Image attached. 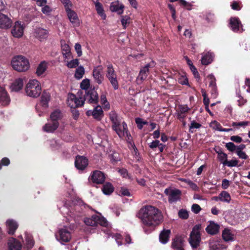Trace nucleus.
Wrapping results in <instances>:
<instances>
[{
  "mask_svg": "<svg viewBox=\"0 0 250 250\" xmlns=\"http://www.w3.org/2000/svg\"><path fill=\"white\" fill-rule=\"evenodd\" d=\"M137 216L141 220L143 230L146 234L150 233L155 227L159 225L163 220L161 212L152 206L142 208L138 212Z\"/></svg>",
  "mask_w": 250,
  "mask_h": 250,
  "instance_id": "nucleus-1",
  "label": "nucleus"
},
{
  "mask_svg": "<svg viewBox=\"0 0 250 250\" xmlns=\"http://www.w3.org/2000/svg\"><path fill=\"white\" fill-rule=\"evenodd\" d=\"M63 206L70 212V216L74 218L79 217L86 209V205L78 197H73L70 200L63 201Z\"/></svg>",
  "mask_w": 250,
  "mask_h": 250,
  "instance_id": "nucleus-2",
  "label": "nucleus"
},
{
  "mask_svg": "<svg viewBox=\"0 0 250 250\" xmlns=\"http://www.w3.org/2000/svg\"><path fill=\"white\" fill-rule=\"evenodd\" d=\"M109 118L113 124L112 128L116 131L119 137L123 136L125 134L128 136L129 134L127 124L125 122H123L122 125H121V121L115 112H111L110 113Z\"/></svg>",
  "mask_w": 250,
  "mask_h": 250,
  "instance_id": "nucleus-3",
  "label": "nucleus"
},
{
  "mask_svg": "<svg viewBox=\"0 0 250 250\" xmlns=\"http://www.w3.org/2000/svg\"><path fill=\"white\" fill-rule=\"evenodd\" d=\"M12 68L18 72H25L30 67V63L28 59L21 55L15 56L11 62Z\"/></svg>",
  "mask_w": 250,
  "mask_h": 250,
  "instance_id": "nucleus-4",
  "label": "nucleus"
},
{
  "mask_svg": "<svg viewBox=\"0 0 250 250\" xmlns=\"http://www.w3.org/2000/svg\"><path fill=\"white\" fill-rule=\"evenodd\" d=\"M25 92L28 96L37 98L42 92L40 83L36 79L30 80L25 86Z\"/></svg>",
  "mask_w": 250,
  "mask_h": 250,
  "instance_id": "nucleus-5",
  "label": "nucleus"
},
{
  "mask_svg": "<svg viewBox=\"0 0 250 250\" xmlns=\"http://www.w3.org/2000/svg\"><path fill=\"white\" fill-rule=\"evenodd\" d=\"M201 225H196L192 229L188 239V242L192 248L194 249L197 248L199 246L201 239L200 229Z\"/></svg>",
  "mask_w": 250,
  "mask_h": 250,
  "instance_id": "nucleus-6",
  "label": "nucleus"
},
{
  "mask_svg": "<svg viewBox=\"0 0 250 250\" xmlns=\"http://www.w3.org/2000/svg\"><path fill=\"white\" fill-rule=\"evenodd\" d=\"M106 77L111 83L115 90L119 88V83L117 80L116 73L111 63H109L107 66Z\"/></svg>",
  "mask_w": 250,
  "mask_h": 250,
  "instance_id": "nucleus-7",
  "label": "nucleus"
},
{
  "mask_svg": "<svg viewBox=\"0 0 250 250\" xmlns=\"http://www.w3.org/2000/svg\"><path fill=\"white\" fill-rule=\"evenodd\" d=\"M164 193L168 196V200L170 203H176L180 200L182 195L181 191L177 188H166Z\"/></svg>",
  "mask_w": 250,
  "mask_h": 250,
  "instance_id": "nucleus-8",
  "label": "nucleus"
},
{
  "mask_svg": "<svg viewBox=\"0 0 250 250\" xmlns=\"http://www.w3.org/2000/svg\"><path fill=\"white\" fill-rule=\"evenodd\" d=\"M83 99L90 104H97L99 102V95L94 88H90V89L85 92Z\"/></svg>",
  "mask_w": 250,
  "mask_h": 250,
  "instance_id": "nucleus-9",
  "label": "nucleus"
},
{
  "mask_svg": "<svg viewBox=\"0 0 250 250\" xmlns=\"http://www.w3.org/2000/svg\"><path fill=\"white\" fill-rule=\"evenodd\" d=\"M56 236L57 239L62 244L69 242L71 239L70 232L65 228L59 229Z\"/></svg>",
  "mask_w": 250,
  "mask_h": 250,
  "instance_id": "nucleus-10",
  "label": "nucleus"
},
{
  "mask_svg": "<svg viewBox=\"0 0 250 250\" xmlns=\"http://www.w3.org/2000/svg\"><path fill=\"white\" fill-rule=\"evenodd\" d=\"M104 174L100 170L93 171L89 177V180L93 183L96 184H102L105 181Z\"/></svg>",
  "mask_w": 250,
  "mask_h": 250,
  "instance_id": "nucleus-11",
  "label": "nucleus"
},
{
  "mask_svg": "<svg viewBox=\"0 0 250 250\" xmlns=\"http://www.w3.org/2000/svg\"><path fill=\"white\" fill-rule=\"evenodd\" d=\"M84 101L82 97H77L75 95L71 94L68 98L67 104L71 108H76L83 105Z\"/></svg>",
  "mask_w": 250,
  "mask_h": 250,
  "instance_id": "nucleus-12",
  "label": "nucleus"
},
{
  "mask_svg": "<svg viewBox=\"0 0 250 250\" xmlns=\"http://www.w3.org/2000/svg\"><path fill=\"white\" fill-rule=\"evenodd\" d=\"M87 116H92L93 118L98 121L102 120L104 116L103 110L100 105H97L93 110H89L86 112Z\"/></svg>",
  "mask_w": 250,
  "mask_h": 250,
  "instance_id": "nucleus-13",
  "label": "nucleus"
},
{
  "mask_svg": "<svg viewBox=\"0 0 250 250\" xmlns=\"http://www.w3.org/2000/svg\"><path fill=\"white\" fill-rule=\"evenodd\" d=\"M103 67L99 65L95 67L92 71V76L96 83L100 84L104 80V76L103 74Z\"/></svg>",
  "mask_w": 250,
  "mask_h": 250,
  "instance_id": "nucleus-14",
  "label": "nucleus"
},
{
  "mask_svg": "<svg viewBox=\"0 0 250 250\" xmlns=\"http://www.w3.org/2000/svg\"><path fill=\"white\" fill-rule=\"evenodd\" d=\"M88 165V159L84 156L77 155L75 160V166L79 170H83Z\"/></svg>",
  "mask_w": 250,
  "mask_h": 250,
  "instance_id": "nucleus-15",
  "label": "nucleus"
},
{
  "mask_svg": "<svg viewBox=\"0 0 250 250\" xmlns=\"http://www.w3.org/2000/svg\"><path fill=\"white\" fill-rule=\"evenodd\" d=\"M65 11L67 14L68 17L74 27H78L80 25V20L77 13L72 10L69 6H65Z\"/></svg>",
  "mask_w": 250,
  "mask_h": 250,
  "instance_id": "nucleus-16",
  "label": "nucleus"
},
{
  "mask_svg": "<svg viewBox=\"0 0 250 250\" xmlns=\"http://www.w3.org/2000/svg\"><path fill=\"white\" fill-rule=\"evenodd\" d=\"M207 82L209 83V88L210 89L211 97L215 98L217 95L216 79L212 74H209L207 78Z\"/></svg>",
  "mask_w": 250,
  "mask_h": 250,
  "instance_id": "nucleus-17",
  "label": "nucleus"
},
{
  "mask_svg": "<svg viewBox=\"0 0 250 250\" xmlns=\"http://www.w3.org/2000/svg\"><path fill=\"white\" fill-rule=\"evenodd\" d=\"M229 26L234 32H239L242 27L241 22L238 17H231L229 19Z\"/></svg>",
  "mask_w": 250,
  "mask_h": 250,
  "instance_id": "nucleus-18",
  "label": "nucleus"
},
{
  "mask_svg": "<svg viewBox=\"0 0 250 250\" xmlns=\"http://www.w3.org/2000/svg\"><path fill=\"white\" fill-rule=\"evenodd\" d=\"M23 26L21 24V22L17 21L11 29V33L14 37L19 38L23 35Z\"/></svg>",
  "mask_w": 250,
  "mask_h": 250,
  "instance_id": "nucleus-19",
  "label": "nucleus"
},
{
  "mask_svg": "<svg viewBox=\"0 0 250 250\" xmlns=\"http://www.w3.org/2000/svg\"><path fill=\"white\" fill-rule=\"evenodd\" d=\"M208 223L209 225L206 228L207 232L211 235L218 234L219 232L220 225L213 221H209Z\"/></svg>",
  "mask_w": 250,
  "mask_h": 250,
  "instance_id": "nucleus-20",
  "label": "nucleus"
},
{
  "mask_svg": "<svg viewBox=\"0 0 250 250\" xmlns=\"http://www.w3.org/2000/svg\"><path fill=\"white\" fill-rule=\"evenodd\" d=\"M184 242V240L181 236H176L172 240L171 247L174 250H185Z\"/></svg>",
  "mask_w": 250,
  "mask_h": 250,
  "instance_id": "nucleus-21",
  "label": "nucleus"
},
{
  "mask_svg": "<svg viewBox=\"0 0 250 250\" xmlns=\"http://www.w3.org/2000/svg\"><path fill=\"white\" fill-rule=\"evenodd\" d=\"M10 102V98L5 89L0 87V104L4 106L7 105Z\"/></svg>",
  "mask_w": 250,
  "mask_h": 250,
  "instance_id": "nucleus-22",
  "label": "nucleus"
},
{
  "mask_svg": "<svg viewBox=\"0 0 250 250\" xmlns=\"http://www.w3.org/2000/svg\"><path fill=\"white\" fill-rule=\"evenodd\" d=\"M11 20L6 15L0 14V28L7 29L10 28L12 25Z\"/></svg>",
  "mask_w": 250,
  "mask_h": 250,
  "instance_id": "nucleus-23",
  "label": "nucleus"
},
{
  "mask_svg": "<svg viewBox=\"0 0 250 250\" xmlns=\"http://www.w3.org/2000/svg\"><path fill=\"white\" fill-rule=\"evenodd\" d=\"M190 108L187 105H179L177 110V118L179 120H182L183 118H185Z\"/></svg>",
  "mask_w": 250,
  "mask_h": 250,
  "instance_id": "nucleus-24",
  "label": "nucleus"
},
{
  "mask_svg": "<svg viewBox=\"0 0 250 250\" xmlns=\"http://www.w3.org/2000/svg\"><path fill=\"white\" fill-rule=\"evenodd\" d=\"M6 226L8 229V233L12 235L15 233L19 226L17 222L13 219L7 220Z\"/></svg>",
  "mask_w": 250,
  "mask_h": 250,
  "instance_id": "nucleus-25",
  "label": "nucleus"
},
{
  "mask_svg": "<svg viewBox=\"0 0 250 250\" xmlns=\"http://www.w3.org/2000/svg\"><path fill=\"white\" fill-rule=\"evenodd\" d=\"M23 86V81L21 78H18L16 79L14 82L12 83L10 88L11 91L15 92H18L22 88Z\"/></svg>",
  "mask_w": 250,
  "mask_h": 250,
  "instance_id": "nucleus-26",
  "label": "nucleus"
},
{
  "mask_svg": "<svg viewBox=\"0 0 250 250\" xmlns=\"http://www.w3.org/2000/svg\"><path fill=\"white\" fill-rule=\"evenodd\" d=\"M171 231L169 229H164L159 235V240L162 244H165L169 240Z\"/></svg>",
  "mask_w": 250,
  "mask_h": 250,
  "instance_id": "nucleus-27",
  "label": "nucleus"
},
{
  "mask_svg": "<svg viewBox=\"0 0 250 250\" xmlns=\"http://www.w3.org/2000/svg\"><path fill=\"white\" fill-rule=\"evenodd\" d=\"M216 200H219L224 202L229 203L231 200V197L229 192L223 191L219 194L218 196L214 197Z\"/></svg>",
  "mask_w": 250,
  "mask_h": 250,
  "instance_id": "nucleus-28",
  "label": "nucleus"
},
{
  "mask_svg": "<svg viewBox=\"0 0 250 250\" xmlns=\"http://www.w3.org/2000/svg\"><path fill=\"white\" fill-rule=\"evenodd\" d=\"M62 118V114L59 109H56L52 112L50 115V121L59 123V121Z\"/></svg>",
  "mask_w": 250,
  "mask_h": 250,
  "instance_id": "nucleus-29",
  "label": "nucleus"
},
{
  "mask_svg": "<svg viewBox=\"0 0 250 250\" xmlns=\"http://www.w3.org/2000/svg\"><path fill=\"white\" fill-rule=\"evenodd\" d=\"M59 126V123L52 122H48L43 127V129L44 131L47 132H53L56 130Z\"/></svg>",
  "mask_w": 250,
  "mask_h": 250,
  "instance_id": "nucleus-30",
  "label": "nucleus"
},
{
  "mask_svg": "<svg viewBox=\"0 0 250 250\" xmlns=\"http://www.w3.org/2000/svg\"><path fill=\"white\" fill-rule=\"evenodd\" d=\"M48 34V31L42 28H38L35 31V36L40 40L46 39Z\"/></svg>",
  "mask_w": 250,
  "mask_h": 250,
  "instance_id": "nucleus-31",
  "label": "nucleus"
},
{
  "mask_svg": "<svg viewBox=\"0 0 250 250\" xmlns=\"http://www.w3.org/2000/svg\"><path fill=\"white\" fill-rule=\"evenodd\" d=\"M215 54L213 52L208 51L204 54V65L210 64L214 60Z\"/></svg>",
  "mask_w": 250,
  "mask_h": 250,
  "instance_id": "nucleus-32",
  "label": "nucleus"
},
{
  "mask_svg": "<svg viewBox=\"0 0 250 250\" xmlns=\"http://www.w3.org/2000/svg\"><path fill=\"white\" fill-rule=\"evenodd\" d=\"M61 49L62 53L65 58H68L71 55L70 48L68 44L65 42V41H61Z\"/></svg>",
  "mask_w": 250,
  "mask_h": 250,
  "instance_id": "nucleus-33",
  "label": "nucleus"
},
{
  "mask_svg": "<svg viewBox=\"0 0 250 250\" xmlns=\"http://www.w3.org/2000/svg\"><path fill=\"white\" fill-rule=\"evenodd\" d=\"M223 239L226 241H233L234 240L233 235L231 234L229 229L227 228L225 229L222 234Z\"/></svg>",
  "mask_w": 250,
  "mask_h": 250,
  "instance_id": "nucleus-34",
  "label": "nucleus"
},
{
  "mask_svg": "<svg viewBox=\"0 0 250 250\" xmlns=\"http://www.w3.org/2000/svg\"><path fill=\"white\" fill-rule=\"evenodd\" d=\"M124 6L123 4L120 5L119 3H112L110 9L112 12H116L119 15L122 14L124 12Z\"/></svg>",
  "mask_w": 250,
  "mask_h": 250,
  "instance_id": "nucleus-35",
  "label": "nucleus"
},
{
  "mask_svg": "<svg viewBox=\"0 0 250 250\" xmlns=\"http://www.w3.org/2000/svg\"><path fill=\"white\" fill-rule=\"evenodd\" d=\"M114 188L110 183H106L103 186L102 191L104 194L109 195L114 191Z\"/></svg>",
  "mask_w": 250,
  "mask_h": 250,
  "instance_id": "nucleus-36",
  "label": "nucleus"
},
{
  "mask_svg": "<svg viewBox=\"0 0 250 250\" xmlns=\"http://www.w3.org/2000/svg\"><path fill=\"white\" fill-rule=\"evenodd\" d=\"M97 217L98 215H93L90 218H86L84 219V222L87 226L96 227L97 226V222L96 221Z\"/></svg>",
  "mask_w": 250,
  "mask_h": 250,
  "instance_id": "nucleus-37",
  "label": "nucleus"
},
{
  "mask_svg": "<svg viewBox=\"0 0 250 250\" xmlns=\"http://www.w3.org/2000/svg\"><path fill=\"white\" fill-rule=\"evenodd\" d=\"M95 6L98 14L102 18V19L105 20L106 19V16L104 12V10L102 4L100 2H97Z\"/></svg>",
  "mask_w": 250,
  "mask_h": 250,
  "instance_id": "nucleus-38",
  "label": "nucleus"
},
{
  "mask_svg": "<svg viewBox=\"0 0 250 250\" xmlns=\"http://www.w3.org/2000/svg\"><path fill=\"white\" fill-rule=\"evenodd\" d=\"M47 64L45 61L42 62L38 66L36 70V74L41 76L46 70Z\"/></svg>",
  "mask_w": 250,
  "mask_h": 250,
  "instance_id": "nucleus-39",
  "label": "nucleus"
},
{
  "mask_svg": "<svg viewBox=\"0 0 250 250\" xmlns=\"http://www.w3.org/2000/svg\"><path fill=\"white\" fill-rule=\"evenodd\" d=\"M50 96L49 93L43 92L41 96V104L42 106L46 108L48 107V103L50 100Z\"/></svg>",
  "mask_w": 250,
  "mask_h": 250,
  "instance_id": "nucleus-40",
  "label": "nucleus"
},
{
  "mask_svg": "<svg viewBox=\"0 0 250 250\" xmlns=\"http://www.w3.org/2000/svg\"><path fill=\"white\" fill-rule=\"evenodd\" d=\"M13 241V242L8 243L9 250H21L22 247L21 243L15 239Z\"/></svg>",
  "mask_w": 250,
  "mask_h": 250,
  "instance_id": "nucleus-41",
  "label": "nucleus"
},
{
  "mask_svg": "<svg viewBox=\"0 0 250 250\" xmlns=\"http://www.w3.org/2000/svg\"><path fill=\"white\" fill-rule=\"evenodd\" d=\"M155 62L154 61H151L149 63H147L143 67L141 68L140 72L141 73L148 75L149 72V68H153L155 66Z\"/></svg>",
  "mask_w": 250,
  "mask_h": 250,
  "instance_id": "nucleus-42",
  "label": "nucleus"
},
{
  "mask_svg": "<svg viewBox=\"0 0 250 250\" xmlns=\"http://www.w3.org/2000/svg\"><path fill=\"white\" fill-rule=\"evenodd\" d=\"M182 181L184 182L193 190H199V187L197 186V185L190 180L183 179L182 180Z\"/></svg>",
  "mask_w": 250,
  "mask_h": 250,
  "instance_id": "nucleus-43",
  "label": "nucleus"
},
{
  "mask_svg": "<svg viewBox=\"0 0 250 250\" xmlns=\"http://www.w3.org/2000/svg\"><path fill=\"white\" fill-rule=\"evenodd\" d=\"M84 74V69L83 66H80L76 69L75 74V77L77 79H81Z\"/></svg>",
  "mask_w": 250,
  "mask_h": 250,
  "instance_id": "nucleus-44",
  "label": "nucleus"
},
{
  "mask_svg": "<svg viewBox=\"0 0 250 250\" xmlns=\"http://www.w3.org/2000/svg\"><path fill=\"white\" fill-rule=\"evenodd\" d=\"M90 81L88 79L83 80L80 84V87L82 89L84 90L85 92L87 91L90 88Z\"/></svg>",
  "mask_w": 250,
  "mask_h": 250,
  "instance_id": "nucleus-45",
  "label": "nucleus"
},
{
  "mask_svg": "<svg viewBox=\"0 0 250 250\" xmlns=\"http://www.w3.org/2000/svg\"><path fill=\"white\" fill-rule=\"evenodd\" d=\"M101 104L104 105L105 108L108 109L110 108V105L106 99V95L104 93L101 94L100 96Z\"/></svg>",
  "mask_w": 250,
  "mask_h": 250,
  "instance_id": "nucleus-46",
  "label": "nucleus"
},
{
  "mask_svg": "<svg viewBox=\"0 0 250 250\" xmlns=\"http://www.w3.org/2000/svg\"><path fill=\"white\" fill-rule=\"evenodd\" d=\"M205 20L208 23L214 22L215 21V17L214 14L211 12H207L206 14Z\"/></svg>",
  "mask_w": 250,
  "mask_h": 250,
  "instance_id": "nucleus-47",
  "label": "nucleus"
},
{
  "mask_svg": "<svg viewBox=\"0 0 250 250\" xmlns=\"http://www.w3.org/2000/svg\"><path fill=\"white\" fill-rule=\"evenodd\" d=\"M110 159L112 163H117L118 161H120V155L117 152H113L112 154L109 155Z\"/></svg>",
  "mask_w": 250,
  "mask_h": 250,
  "instance_id": "nucleus-48",
  "label": "nucleus"
},
{
  "mask_svg": "<svg viewBox=\"0 0 250 250\" xmlns=\"http://www.w3.org/2000/svg\"><path fill=\"white\" fill-rule=\"evenodd\" d=\"M25 242L28 249L32 248L34 245V241L33 237L30 235H26L25 236Z\"/></svg>",
  "mask_w": 250,
  "mask_h": 250,
  "instance_id": "nucleus-49",
  "label": "nucleus"
},
{
  "mask_svg": "<svg viewBox=\"0 0 250 250\" xmlns=\"http://www.w3.org/2000/svg\"><path fill=\"white\" fill-rule=\"evenodd\" d=\"M135 123L137 125V127L139 129H142L144 125L148 124V122L146 121H143L142 118H136L135 120Z\"/></svg>",
  "mask_w": 250,
  "mask_h": 250,
  "instance_id": "nucleus-50",
  "label": "nucleus"
},
{
  "mask_svg": "<svg viewBox=\"0 0 250 250\" xmlns=\"http://www.w3.org/2000/svg\"><path fill=\"white\" fill-rule=\"evenodd\" d=\"M96 219V221L97 222V225L99 224L103 227H106L107 226V221L104 217L98 215V217Z\"/></svg>",
  "mask_w": 250,
  "mask_h": 250,
  "instance_id": "nucleus-51",
  "label": "nucleus"
},
{
  "mask_svg": "<svg viewBox=\"0 0 250 250\" xmlns=\"http://www.w3.org/2000/svg\"><path fill=\"white\" fill-rule=\"evenodd\" d=\"M239 161L238 160H231L230 161H226L223 163L224 166H227L229 167H233L238 166Z\"/></svg>",
  "mask_w": 250,
  "mask_h": 250,
  "instance_id": "nucleus-52",
  "label": "nucleus"
},
{
  "mask_svg": "<svg viewBox=\"0 0 250 250\" xmlns=\"http://www.w3.org/2000/svg\"><path fill=\"white\" fill-rule=\"evenodd\" d=\"M225 147L231 152H236V146L232 142H229L226 144Z\"/></svg>",
  "mask_w": 250,
  "mask_h": 250,
  "instance_id": "nucleus-53",
  "label": "nucleus"
},
{
  "mask_svg": "<svg viewBox=\"0 0 250 250\" xmlns=\"http://www.w3.org/2000/svg\"><path fill=\"white\" fill-rule=\"evenodd\" d=\"M214 124L215 125V129L219 131L222 132H229L230 131L232 130V128H223L221 125L218 123V122L214 121Z\"/></svg>",
  "mask_w": 250,
  "mask_h": 250,
  "instance_id": "nucleus-54",
  "label": "nucleus"
},
{
  "mask_svg": "<svg viewBox=\"0 0 250 250\" xmlns=\"http://www.w3.org/2000/svg\"><path fill=\"white\" fill-rule=\"evenodd\" d=\"M79 60L77 59L71 60L69 62H68L67 66L68 68H76L79 65Z\"/></svg>",
  "mask_w": 250,
  "mask_h": 250,
  "instance_id": "nucleus-55",
  "label": "nucleus"
},
{
  "mask_svg": "<svg viewBox=\"0 0 250 250\" xmlns=\"http://www.w3.org/2000/svg\"><path fill=\"white\" fill-rule=\"evenodd\" d=\"M237 96L239 98L237 100L238 105L239 106L241 107L244 105L247 102V100L244 98L240 94V93H237Z\"/></svg>",
  "mask_w": 250,
  "mask_h": 250,
  "instance_id": "nucleus-56",
  "label": "nucleus"
},
{
  "mask_svg": "<svg viewBox=\"0 0 250 250\" xmlns=\"http://www.w3.org/2000/svg\"><path fill=\"white\" fill-rule=\"evenodd\" d=\"M130 18L127 16H122L121 19V23L124 27V28H125L126 25L130 22Z\"/></svg>",
  "mask_w": 250,
  "mask_h": 250,
  "instance_id": "nucleus-57",
  "label": "nucleus"
},
{
  "mask_svg": "<svg viewBox=\"0 0 250 250\" xmlns=\"http://www.w3.org/2000/svg\"><path fill=\"white\" fill-rule=\"evenodd\" d=\"M178 215L180 218L187 219L188 217V211L185 209H181L178 212Z\"/></svg>",
  "mask_w": 250,
  "mask_h": 250,
  "instance_id": "nucleus-58",
  "label": "nucleus"
},
{
  "mask_svg": "<svg viewBox=\"0 0 250 250\" xmlns=\"http://www.w3.org/2000/svg\"><path fill=\"white\" fill-rule=\"evenodd\" d=\"M148 75L139 72V75L137 78V81L138 84H141L144 80H145Z\"/></svg>",
  "mask_w": 250,
  "mask_h": 250,
  "instance_id": "nucleus-59",
  "label": "nucleus"
},
{
  "mask_svg": "<svg viewBox=\"0 0 250 250\" xmlns=\"http://www.w3.org/2000/svg\"><path fill=\"white\" fill-rule=\"evenodd\" d=\"M249 124L248 121H243L240 122H233L231 125L233 127H240V126H246Z\"/></svg>",
  "mask_w": 250,
  "mask_h": 250,
  "instance_id": "nucleus-60",
  "label": "nucleus"
},
{
  "mask_svg": "<svg viewBox=\"0 0 250 250\" xmlns=\"http://www.w3.org/2000/svg\"><path fill=\"white\" fill-rule=\"evenodd\" d=\"M201 126V125L198 123H196V122L195 121H193L191 123V125L189 127V130L191 132H193L194 131V129H197V128H200V127Z\"/></svg>",
  "mask_w": 250,
  "mask_h": 250,
  "instance_id": "nucleus-61",
  "label": "nucleus"
},
{
  "mask_svg": "<svg viewBox=\"0 0 250 250\" xmlns=\"http://www.w3.org/2000/svg\"><path fill=\"white\" fill-rule=\"evenodd\" d=\"M10 163V160L7 157L3 158L1 161H0V169L1 168L2 166H7Z\"/></svg>",
  "mask_w": 250,
  "mask_h": 250,
  "instance_id": "nucleus-62",
  "label": "nucleus"
},
{
  "mask_svg": "<svg viewBox=\"0 0 250 250\" xmlns=\"http://www.w3.org/2000/svg\"><path fill=\"white\" fill-rule=\"evenodd\" d=\"M235 153L238 156V157L242 159L247 160L248 159V156L247 155L245 152L243 151H236Z\"/></svg>",
  "mask_w": 250,
  "mask_h": 250,
  "instance_id": "nucleus-63",
  "label": "nucleus"
},
{
  "mask_svg": "<svg viewBox=\"0 0 250 250\" xmlns=\"http://www.w3.org/2000/svg\"><path fill=\"white\" fill-rule=\"evenodd\" d=\"M42 12L44 14L49 15L52 11L51 8L46 4L42 6Z\"/></svg>",
  "mask_w": 250,
  "mask_h": 250,
  "instance_id": "nucleus-64",
  "label": "nucleus"
}]
</instances>
